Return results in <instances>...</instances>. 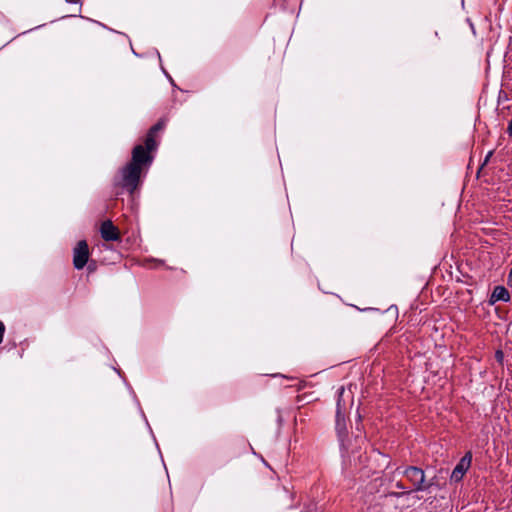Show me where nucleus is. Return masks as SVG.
Masks as SVG:
<instances>
[{
	"label": "nucleus",
	"mask_w": 512,
	"mask_h": 512,
	"mask_svg": "<svg viewBox=\"0 0 512 512\" xmlns=\"http://www.w3.org/2000/svg\"><path fill=\"white\" fill-rule=\"evenodd\" d=\"M152 162L153 156L144 146L136 145L132 150L131 161L120 170V179L115 180V184L133 194L141 184L143 170H147Z\"/></svg>",
	"instance_id": "nucleus-1"
},
{
	"label": "nucleus",
	"mask_w": 512,
	"mask_h": 512,
	"mask_svg": "<svg viewBox=\"0 0 512 512\" xmlns=\"http://www.w3.org/2000/svg\"><path fill=\"white\" fill-rule=\"evenodd\" d=\"M395 472L401 474L407 478L411 483V491L423 492L429 491L433 483L426 481L425 472L422 468L417 466H403L397 467Z\"/></svg>",
	"instance_id": "nucleus-2"
},
{
	"label": "nucleus",
	"mask_w": 512,
	"mask_h": 512,
	"mask_svg": "<svg viewBox=\"0 0 512 512\" xmlns=\"http://www.w3.org/2000/svg\"><path fill=\"white\" fill-rule=\"evenodd\" d=\"M343 392H344V388L341 387L339 389V398H341V395ZM335 428H336V432L338 435V439H339L341 448L347 450V448L345 446V438L347 437V428H346L345 414L342 411L340 399H338V401H337Z\"/></svg>",
	"instance_id": "nucleus-3"
},
{
	"label": "nucleus",
	"mask_w": 512,
	"mask_h": 512,
	"mask_svg": "<svg viewBox=\"0 0 512 512\" xmlns=\"http://www.w3.org/2000/svg\"><path fill=\"white\" fill-rule=\"evenodd\" d=\"M89 258V248L85 240L77 243L73 251V265L77 270L83 269Z\"/></svg>",
	"instance_id": "nucleus-4"
},
{
	"label": "nucleus",
	"mask_w": 512,
	"mask_h": 512,
	"mask_svg": "<svg viewBox=\"0 0 512 512\" xmlns=\"http://www.w3.org/2000/svg\"><path fill=\"white\" fill-rule=\"evenodd\" d=\"M472 462V453L466 452L465 455L460 459L457 465L454 467L450 479L454 482H459L463 479V476L468 471Z\"/></svg>",
	"instance_id": "nucleus-5"
},
{
	"label": "nucleus",
	"mask_w": 512,
	"mask_h": 512,
	"mask_svg": "<svg viewBox=\"0 0 512 512\" xmlns=\"http://www.w3.org/2000/svg\"><path fill=\"white\" fill-rule=\"evenodd\" d=\"M163 127H164V123L160 121V122L156 123L155 125H153L149 129V131L146 135V138H145V142H144V148H145V150L148 151V153L151 154V152L157 148L155 134L158 131H160L161 129H163Z\"/></svg>",
	"instance_id": "nucleus-6"
},
{
	"label": "nucleus",
	"mask_w": 512,
	"mask_h": 512,
	"mask_svg": "<svg viewBox=\"0 0 512 512\" xmlns=\"http://www.w3.org/2000/svg\"><path fill=\"white\" fill-rule=\"evenodd\" d=\"M100 233L105 241H117L120 238L118 229L110 220H106L101 224Z\"/></svg>",
	"instance_id": "nucleus-7"
},
{
	"label": "nucleus",
	"mask_w": 512,
	"mask_h": 512,
	"mask_svg": "<svg viewBox=\"0 0 512 512\" xmlns=\"http://www.w3.org/2000/svg\"><path fill=\"white\" fill-rule=\"evenodd\" d=\"M502 301V302H509L510 301V294L508 290L504 286H496L489 298V304L494 305L496 302Z\"/></svg>",
	"instance_id": "nucleus-8"
},
{
	"label": "nucleus",
	"mask_w": 512,
	"mask_h": 512,
	"mask_svg": "<svg viewBox=\"0 0 512 512\" xmlns=\"http://www.w3.org/2000/svg\"><path fill=\"white\" fill-rule=\"evenodd\" d=\"M395 486H396V488H398V489L402 490V493H400V494H399V493H394V494H393V495H395V496H397V497H400L401 495H405V494H410V493L412 492V491H411V489H410V490H407V489H406V487L403 485V483H402V482H400V481H399V482H397V483L395 484Z\"/></svg>",
	"instance_id": "nucleus-9"
},
{
	"label": "nucleus",
	"mask_w": 512,
	"mask_h": 512,
	"mask_svg": "<svg viewBox=\"0 0 512 512\" xmlns=\"http://www.w3.org/2000/svg\"><path fill=\"white\" fill-rule=\"evenodd\" d=\"M495 359L498 363L502 364L504 360V353L502 350H496L495 352Z\"/></svg>",
	"instance_id": "nucleus-10"
},
{
	"label": "nucleus",
	"mask_w": 512,
	"mask_h": 512,
	"mask_svg": "<svg viewBox=\"0 0 512 512\" xmlns=\"http://www.w3.org/2000/svg\"><path fill=\"white\" fill-rule=\"evenodd\" d=\"M4 333H5V325L2 321H0V344L3 341Z\"/></svg>",
	"instance_id": "nucleus-11"
},
{
	"label": "nucleus",
	"mask_w": 512,
	"mask_h": 512,
	"mask_svg": "<svg viewBox=\"0 0 512 512\" xmlns=\"http://www.w3.org/2000/svg\"><path fill=\"white\" fill-rule=\"evenodd\" d=\"M507 133L509 136H512V120H510L508 123Z\"/></svg>",
	"instance_id": "nucleus-12"
},
{
	"label": "nucleus",
	"mask_w": 512,
	"mask_h": 512,
	"mask_svg": "<svg viewBox=\"0 0 512 512\" xmlns=\"http://www.w3.org/2000/svg\"><path fill=\"white\" fill-rule=\"evenodd\" d=\"M507 283L509 286H512V267H511V270L508 274V278H507Z\"/></svg>",
	"instance_id": "nucleus-13"
},
{
	"label": "nucleus",
	"mask_w": 512,
	"mask_h": 512,
	"mask_svg": "<svg viewBox=\"0 0 512 512\" xmlns=\"http://www.w3.org/2000/svg\"><path fill=\"white\" fill-rule=\"evenodd\" d=\"M67 3H70V4H76L78 3L80 0H65Z\"/></svg>",
	"instance_id": "nucleus-14"
},
{
	"label": "nucleus",
	"mask_w": 512,
	"mask_h": 512,
	"mask_svg": "<svg viewBox=\"0 0 512 512\" xmlns=\"http://www.w3.org/2000/svg\"><path fill=\"white\" fill-rule=\"evenodd\" d=\"M164 73H165V76H167V78H168L169 80H172V77H171L170 75H168V73H166V71H164Z\"/></svg>",
	"instance_id": "nucleus-15"
},
{
	"label": "nucleus",
	"mask_w": 512,
	"mask_h": 512,
	"mask_svg": "<svg viewBox=\"0 0 512 512\" xmlns=\"http://www.w3.org/2000/svg\"><path fill=\"white\" fill-rule=\"evenodd\" d=\"M164 73H165V76H167V78H168L169 80H172V77H171L170 75H168V73H166V71H164Z\"/></svg>",
	"instance_id": "nucleus-16"
},
{
	"label": "nucleus",
	"mask_w": 512,
	"mask_h": 512,
	"mask_svg": "<svg viewBox=\"0 0 512 512\" xmlns=\"http://www.w3.org/2000/svg\"><path fill=\"white\" fill-rule=\"evenodd\" d=\"M164 73H165V76H167V78H168L169 80H172V77H171L170 75H168V73H166V71H164Z\"/></svg>",
	"instance_id": "nucleus-17"
},
{
	"label": "nucleus",
	"mask_w": 512,
	"mask_h": 512,
	"mask_svg": "<svg viewBox=\"0 0 512 512\" xmlns=\"http://www.w3.org/2000/svg\"><path fill=\"white\" fill-rule=\"evenodd\" d=\"M164 73H165V76H167V78H168L169 80H172V77H171L170 75H168V73H166V71H164Z\"/></svg>",
	"instance_id": "nucleus-18"
},
{
	"label": "nucleus",
	"mask_w": 512,
	"mask_h": 512,
	"mask_svg": "<svg viewBox=\"0 0 512 512\" xmlns=\"http://www.w3.org/2000/svg\"><path fill=\"white\" fill-rule=\"evenodd\" d=\"M490 155H492V152H489V154L487 155L486 157V161L488 160V158L490 157Z\"/></svg>",
	"instance_id": "nucleus-19"
}]
</instances>
